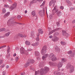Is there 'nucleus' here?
<instances>
[{
  "mask_svg": "<svg viewBox=\"0 0 75 75\" xmlns=\"http://www.w3.org/2000/svg\"><path fill=\"white\" fill-rule=\"evenodd\" d=\"M57 31V29H55L54 30H52L51 32L52 33H54V32H55V31Z\"/></svg>",
  "mask_w": 75,
  "mask_h": 75,
  "instance_id": "36",
  "label": "nucleus"
},
{
  "mask_svg": "<svg viewBox=\"0 0 75 75\" xmlns=\"http://www.w3.org/2000/svg\"><path fill=\"white\" fill-rule=\"evenodd\" d=\"M57 16H58V17H60L61 16V12L60 11H58V12L57 13Z\"/></svg>",
  "mask_w": 75,
  "mask_h": 75,
  "instance_id": "20",
  "label": "nucleus"
},
{
  "mask_svg": "<svg viewBox=\"0 0 75 75\" xmlns=\"http://www.w3.org/2000/svg\"><path fill=\"white\" fill-rule=\"evenodd\" d=\"M32 50H33L31 49H29L27 50V51H32Z\"/></svg>",
  "mask_w": 75,
  "mask_h": 75,
  "instance_id": "47",
  "label": "nucleus"
},
{
  "mask_svg": "<svg viewBox=\"0 0 75 75\" xmlns=\"http://www.w3.org/2000/svg\"><path fill=\"white\" fill-rule=\"evenodd\" d=\"M62 62H64V59H62Z\"/></svg>",
  "mask_w": 75,
  "mask_h": 75,
  "instance_id": "56",
  "label": "nucleus"
},
{
  "mask_svg": "<svg viewBox=\"0 0 75 75\" xmlns=\"http://www.w3.org/2000/svg\"><path fill=\"white\" fill-rule=\"evenodd\" d=\"M51 34H52V32L51 31L49 33V35H51Z\"/></svg>",
  "mask_w": 75,
  "mask_h": 75,
  "instance_id": "51",
  "label": "nucleus"
},
{
  "mask_svg": "<svg viewBox=\"0 0 75 75\" xmlns=\"http://www.w3.org/2000/svg\"><path fill=\"white\" fill-rule=\"evenodd\" d=\"M66 2L67 3V4H71V1H70L69 0H66Z\"/></svg>",
  "mask_w": 75,
  "mask_h": 75,
  "instance_id": "29",
  "label": "nucleus"
},
{
  "mask_svg": "<svg viewBox=\"0 0 75 75\" xmlns=\"http://www.w3.org/2000/svg\"><path fill=\"white\" fill-rule=\"evenodd\" d=\"M27 37V35H23V38H25Z\"/></svg>",
  "mask_w": 75,
  "mask_h": 75,
  "instance_id": "63",
  "label": "nucleus"
},
{
  "mask_svg": "<svg viewBox=\"0 0 75 75\" xmlns=\"http://www.w3.org/2000/svg\"><path fill=\"white\" fill-rule=\"evenodd\" d=\"M20 53L22 54H25L26 55H28V52L27 51L25 50L24 48L23 47H21L20 50Z\"/></svg>",
  "mask_w": 75,
  "mask_h": 75,
  "instance_id": "5",
  "label": "nucleus"
},
{
  "mask_svg": "<svg viewBox=\"0 0 75 75\" xmlns=\"http://www.w3.org/2000/svg\"><path fill=\"white\" fill-rule=\"evenodd\" d=\"M39 14H40V15L41 17L44 16V14H45V11L44 9H43V11H40L39 12Z\"/></svg>",
  "mask_w": 75,
  "mask_h": 75,
  "instance_id": "10",
  "label": "nucleus"
},
{
  "mask_svg": "<svg viewBox=\"0 0 75 75\" xmlns=\"http://www.w3.org/2000/svg\"><path fill=\"white\" fill-rule=\"evenodd\" d=\"M47 46H45L43 47V48L41 51V53L42 55H44L42 56V59L43 60H44V61L46 60V58L47 57L48 55V54H44L46 52V50H47Z\"/></svg>",
  "mask_w": 75,
  "mask_h": 75,
  "instance_id": "1",
  "label": "nucleus"
},
{
  "mask_svg": "<svg viewBox=\"0 0 75 75\" xmlns=\"http://www.w3.org/2000/svg\"><path fill=\"white\" fill-rule=\"evenodd\" d=\"M36 40L37 41H39L40 40V38H39V37H37L36 38Z\"/></svg>",
  "mask_w": 75,
  "mask_h": 75,
  "instance_id": "35",
  "label": "nucleus"
},
{
  "mask_svg": "<svg viewBox=\"0 0 75 75\" xmlns=\"http://www.w3.org/2000/svg\"><path fill=\"white\" fill-rule=\"evenodd\" d=\"M44 4L43 3L40 6V7H41V6H44Z\"/></svg>",
  "mask_w": 75,
  "mask_h": 75,
  "instance_id": "59",
  "label": "nucleus"
},
{
  "mask_svg": "<svg viewBox=\"0 0 75 75\" xmlns=\"http://www.w3.org/2000/svg\"><path fill=\"white\" fill-rule=\"evenodd\" d=\"M55 49L56 52H60V49H59L58 46H56V47L55 48Z\"/></svg>",
  "mask_w": 75,
  "mask_h": 75,
  "instance_id": "15",
  "label": "nucleus"
},
{
  "mask_svg": "<svg viewBox=\"0 0 75 75\" xmlns=\"http://www.w3.org/2000/svg\"><path fill=\"white\" fill-rule=\"evenodd\" d=\"M3 64V60H0V65L1 64Z\"/></svg>",
  "mask_w": 75,
  "mask_h": 75,
  "instance_id": "42",
  "label": "nucleus"
},
{
  "mask_svg": "<svg viewBox=\"0 0 75 75\" xmlns=\"http://www.w3.org/2000/svg\"><path fill=\"white\" fill-rule=\"evenodd\" d=\"M54 75H61V73L59 71H55L54 72Z\"/></svg>",
  "mask_w": 75,
  "mask_h": 75,
  "instance_id": "17",
  "label": "nucleus"
},
{
  "mask_svg": "<svg viewBox=\"0 0 75 75\" xmlns=\"http://www.w3.org/2000/svg\"><path fill=\"white\" fill-rule=\"evenodd\" d=\"M17 7V4L16 3H14L12 6H11L10 8L11 9V10H13L14 9L16 8Z\"/></svg>",
  "mask_w": 75,
  "mask_h": 75,
  "instance_id": "7",
  "label": "nucleus"
},
{
  "mask_svg": "<svg viewBox=\"0 0 75 75\" xmlns=\"http://www.w3.org/2000/svg\"><path fill=\"white\" fill-rule=\"evenodd\" d=\"M6 31V29L5 28H2L0 29V32L1 31Z\"/></svg>",
  "mask_w": 75,
  "mask_h": 75,
  "instance_id": "30",
  "label": "nucleus"
},
{
  "mask_svg": "<svg viewBox=\"0 0 75 75\" xmlns=\"http://www.w3.org/2000/svg\"><path fill=\"white\" fill-rule=\"evenodd\" d=\"M56 24H57V25L58 27L59 26V22L56 23Z\"/></svg>",
  "mask_w": 75,
  "mask_h": 75,
  "instance_id": "44",
  "label": "nucleus"
},
{
  "mask_svg": "<svg viewBox=\"0 0 75 75\" xmlns=\"http://www.w3.org/2000/svg\"><path fill=\"white\" fill-rule=\"evenodd\" d=\"M74 8H70V10L71 11V10H74Z\"/></svg>",
  "mask_w": 75,
  "mask_h": 75,
  "instance_id": "54",
  "label": "nucleus"
},
{
  "mask_svg": "<svg viewBox=\"0 0 75 75\" xmlns=\"http://www.w3.org/2000/svg\"><path fill=\"white\" fill-rule=\"evenodd\" d=\"M25 44L27 45H30V42L28 41H26L25 42Z\"/></svg>",
  "mask_w": 75,
  "mask_h": 75,
  "instance_id": "23",
  "label": "nucleus"
},
{
  "mask_svg": "<svg viewBox=\"0 0 75 75\" xmlns=\"http://www.w3.org/2000/svg\"><path fill=\"white\" fill-rule=\"evenodd\" d=\"M67 53L68 54H70V56L71 57H74L75 56V51H72L70 50Z\"/></svg>",
  "mask_w": 75,
  "mask_h": 75,
  "instance_id": "6",
  "label": "nucleus"
},
{
  "mask_svg": "<svg viewBox=\"0 0 75 75\" xmlns=\"http://www.w3.org/2000/svg\"><path fill=\"white\" fill-rule=\"evenodd\" d=\"M39 66L40 68H41L44 67V66H43V63H40L39 64Z\"/></svg>",
  "mask_w": 75,
  "mask_h": 75,
  "instance_id": "21",
  "label": "nucleus"
},
{
  "mask_svg": "<svg viewBox=\"0 0 75 75\" xmlns=\"http://www.w3.org/2000/svg\"><path fill=\"white\" fill-rule=\"evenodd\" d=\"M10 12H8L6 13H5L4 14V18H7V17H8V16L10 15Z\"/></svg>",
  "mask_w": 75,
  "mask_h": 75,
  "instance_id": "16",
  "label": "nucleus"
},
{
  "mask_svg": "<svg viewBox=\"0 0 75 75\" xmlns=\"http://www.w3.org/2000/svg\"><path fill=\"white\" fill-rule=\"evenodd\" d=\"M75 23V20L72 21V23L73 24H74V23Z\"/></svg>",
  "mask_w": 75,
  "mask_h": 75,
  "instance_id": "53",
  "label": "nucleus"
},
{
  "mask_svg": "<svg viewBox=\"0 0 75 75\" xmlns=\"http://www.w3.org/2000/svg\"><path fill=\"white\" fill-rule=\"evenodd\" d=\"M4 7H6V8H8V7H9V6L8 5H5Z\"/></svg>",
  "mask_w": 75,
  "mask_h": 75,
  "instance_id": "39",
  "label": "nucleus"
},
{
  "mask_svg": "<svg viewBox=\"0 0 75 75\" xmlns=\"http://www.w3.org/2000/svg\"><path fill=\"white\" fill-rule=\"evenodd\" d=\"M58 40H59V38L56 37L52 38V41H54V42H56V41H57Z\"/></svg>",
  "mask_w": 75,
  "mask_h": 75,
  "instance_id": "14",
  "label": "nucleus"
},
{
  "mask_svg": "<svg viewBox=\"0 0 75 75\" xmlns=\"http://www.w3.org/2000/svg\"><path fill=\"white\" fill-rule=\"evenodd\" d=\"M18 57H16V59H15V60L17 62V61H18Z\"/></svg>",
  "mask_w": 75,
  "mask_h": 75,
  "instance_id": "41",
  "label": "nucleus"
},
{
  "mask_svg": "<svg viewBox=\"0 0 75 75\" xmlns=\"http://www.w3.org/2000/svg\"><path fill=\"white\" fill-rule=\"evenodd\" d=\"M35 45H38V42H35Z\"/></svg>",
  "mask_w": 75,
  "mask_h": 75,
  "instance_id": "46",
  "label": "nucleus"
},
{
  "mask_svg": "<svg viewBox=\"0 0 75 75\" xmlns=\"http://www.w3.org/2000/svg\"><path fill=\"white\" fill-rule=\"evenodd\" d=\"M38 1L39 2H41V1H42V0H38Z\"/></svg>",
  "mask_w": 75,
  "mask_h": 75,
  "instance_id": "61",
  "label": "nucleus"
},
{
  "mask_svg": "<svg viewBox=\"0 0 75 75\" xmlns=\"http://www.w3.org/2000/svg\"><path fill=\"white\" fill-rule=\"evenodd\" d=\"M49 37L50 38H52V36L50 35L49 36Z\"/></svg>",
  "mask_w": 75,
  "mask_h": 75,
  "instance_id": "55",
  "label": "nucleus"
},
{
  "mask_svg": "<svg viewBox=\"0 0 75 75\" xmlns=\"http://www.w3.org/2000/svg\"><path fill=\"white\" fill-rule=\"evenodd\" d=\"M61 43L62 45H66V42H63L62 41L61 42Z\"/></svg>",
  "mask_w": 75,
  "mask_h": 75,
  "instance_id": "31",
  "label": "nucleus"
},
{
  "mask_svg": "<svg viewBox=\"0 0 75 75\" xmlns=\"http://www.w3.org/2000/svg\"><path fill=\"white\" fill-rule=\"evenodd\" d=\"M18 36H19V37H21L22 38H23V35L22 34H18Z\"/></svg>",
  "mask_w": 75,
  "mask_h": 75,
  "instance_id": "33",
  "label": "nucleus"
},
{
  "mask_svg": "<svg viewBox=\"0 0 75 75\" xmlns=\"http://www.w3.org/2000/svg\"><path fill=\"white\" fill-rule=\"evenodd\" d=\"M10 33H11V32H8L7 33H6L5 34V36H6V37H8V35H10Z\"/></svg>",
  "mask_w": 75,
  "mask_h": 75,
  "instance_id": "27",
  "label": "nucleus"
},
{
  "mask_svg": "<svg viewBox=\"0 0 75 75\" xmlns=\"http://www.w3.org/2000/svg\"><path fill=\"white\" fill-rule=\"evenodd\" d=\"M3 74L6 75V72H5V71H3Z\"/></svg>",
  "mask_w": 75,
  "mask_h": 75,
  "instance_id": "50",
  "label": "nucleus"
},
{
  "mask_svg": "<svg viewBox=\"0 0 75 75\" xmlns=\"http://www.w3.org/2000/svg\"><path fill=\"white\" fill-rule=\"evenodd\" d=\"M45 1H43V3L44 4H45Z\"/></svg>",
  "mask_w": 75,
  "mask_h": 75,
  "instance_id": "64",
  "label": "nucleus"
},
{
  "mask_svg": "<svg viewBox=\"0 0 75 75\" xmlns=\"http://www.w3.org/2000/svg\"><path fill=\"white\" fill-rule=\"evenodd\" d=\"M35 2V1L33 0V1H32V2H31V3H34Z\"/></svg>",
  "mask_w": 75,
  "mask_h": 75,
  "instance_id": "48",
  "label": "nucleus"
},
{
  "mask_svg": "<svg viewBox=\"0 0 75 75\" xmlns=\"http://www.w3.org/2000/svg\"><path fill=\"white\" fill-rule=\"evenodd\" d=\"M30 63H29L28 60L27 62L24 65V67L25 68H27V67H28V66H29V65H30Z\"/></svg>",
  "mask_w": 75,
  "mask_h": 75,
  "instance_id": "18",
  "label": "nucleus"
},
{
  "mask_svg": "<svg viewBox=\"0 0 75 75\" xmlns=\"http://www.w3.org/2000/svg\"><path fill=\"white\" fill-rule=\"evenodd\" d=\"M54 57V54L53 53H51L49 56L50 58H52V57Z\"/></svg>",
  "mask_w": 75,
  "mask_h": 75,
  "instance_id": "26",
  "label": "nucleus"
},
{
  "mask_svg": "<svg viewBox=\"0 0 75 75\" xmlns=\"http://www.w3.org/2000/svg\"><path fill=\"white\" fill-rule=\"evenodd\" d=\"M40 73V72H39V71H36L35 72V75H37V74H39Z\"/></svg>",
  "mask_w": 75,
  "mask_h": 75,
  "instance_id": "34",
  "label": "nucleus"
},
{
  "mask_svg": "<svg viewBox=\"0 0 75 75\" xmlns=\"http://www.w3.org/2000/svg\"><path fill=\"white\" fill-rule=\"evenodd\" d=\"M27 13V11L25 10V14H26V13Z\"/></svg>",
  "mask_w": 75,
  "mask_h": 75,
  "instance_id": "62",
  "label": "nucleus"
},
{
  "mask_svg": "<svg viewBox=\"0 0 75 75\" xmlns=\"http://www.w3.org/2000/svg\"><path fill=\"white\" fill-rule=\"evenodd\" d=\"M28 61L29 63V64H33V63H34L35 62L34 60L30 59H29Z\"/></svg>",
  "mask_w": 75,
  "mask_h": 75,
  "instance_id": "13",
  "label": "nucleus"
},
{
  "mask_svg": "<svg viewBox=\"0 0 75 75\" xmlns=\"http://www.w3.org/2000/svg\"><path fill=\"white\" fill-rule=\"evenodd\" d=\"M68 69H69V72L70 73H72L74 71V67L73 66L71 65V64H68L67 66Z\"/></svg>",
  "mask_w": 75,
  "mask_h": 75,
  "instance_id": "4",
  "label": "nucleus"
},
{
  "mask_svg": "<svg viewBox=\"0 0 75 75\" xmlns=\"http://www.w3.org/2000/svg\"><path fill=\"white\" fill-rule=\"evenodd\" d=\"M16 17H13L10 18V19H9V20L8 21L7 23V24H8L9 23V24H14V23H16L17 22H15V21H13L12 20H13L14 19H16Z\"/></svg>",
  "mask_w": 75,
  "mask_h": 75,
  "instance_id": "3",
  "label": "nucleus"
},
{
  "mask_svg": "<svg viewBox=\"0 0 75 75\" xmlns=\"http://www.w3.org/2000/svg\"><path fill=\"white\" fill-rule=\"evenodd\" d=\"M8 52H9V51H10V47H9V46H8Z\"/></svg>",
  "mask_w": 75,
  "mask_h": 75,
  "instance_id": "40",
  "label": "nucleus"
},
{
  "mask_svg": "<svg viewBox=\"0 0 75 75\" xmlns=\"http://www.w3.org/2000/svg\"><path fill=\"white\" fill-rule=\"evenodd\" d=\"M4 66H5V64H3L0 66L1 68H4Z\"/></svg>",
  "mask_w": 75,
  "mask_h": 75,
  "instance_id": "38",
  "label": "nucleus"
},
{
  "mask_svg": "<svg viewBox=\"0 0 75 75\" xmlns=\"http://www.w3.org/2000/svg\"><path fill=\"white\" fill-rule=\"evenodd\" d=\"M32 45L33 46H35V43L33 44H32Z\"/></svg>",
  "mask_w": 75,
  "mask_h": 75,
  "instance_id": "57",
  "label": "nucleus"
},
{
  "mask_svg": "<svg viewBox=\"0 0 75 75\" xmlns=\"http://www.w3.org/2000/svg\"><path fill=\"white\" fill-rule=\"evenodd\" d=\"M62 62H59L58 64V70L60 71V69H59V68H61V67H62Z\"/></svg>",
  "mask_w": 75,
  "mask_h": 75,
  "instance_id": "11",
  "label": "nucleus"
},
{
  "mask_svg": "<svg viewBox=\"0 0 75 75\" xmlns=\"http://www.w3.org/2000/svg\"><path fill=\"white\" fill-rule=\"evenodd\" d=\"M2 48H4L5 47H6V45H4L2 46Z\"/></svg>",
  "mask_w": 75,
  "mask_h": 75,
  "instance_id": "58",
  "label": "nucleus"
},
{
  "mask_svg": "<svg viewBox=\"0 0 75 75\" xmlns=\"http://www.w3.org/2000/svg\"><path fill=\"white\" fill-rule=\"evenodd\" d=\"M50 19H52V15H50Z\"/></svg>",
  "mask_w": 75,
  "mask_h": 75,
  "instance_id": "43",
  "label": "nucleus"
},
{
  "mask_svg": "<svg viewBox=\"0 0 75 75\" xmlns=\"http://www.w3.org/2000/svg\"><path fill=\"white\" fill-rule=\"evenodd\" d=\"M57 60V58L56 57H54L52 59V61H56Z\"/></svg>",
  "mask_w": 75,
  "mask_h": 75,
  "instance_id": "25",
  "label": "nucleus"
},
{
  "mask_svg": "<svg viewBox=\"0 0 75 75\" xmlns=\"http://www.w3.org/2000/svg\"><path fill=\"white\" fill-rule=\"evenodd\" d=\"M9 68V66L8 65H7L6 67V68H7V69L8 68Z\"/></svg>",
  "mask_w": 75,
  "mask_h": 75,
  "instance_id": "52",
  "label": "nucleus"
},
{
  "mask_svg": "<svg viewBox=\"0 0 75 75\" xmlns=\"http://www.w3.org/2000/svg\"><path fill=\"white\" fill-rule=\"evenodd\" d=\"M13 56L14 57H16V53H14V54H13Z\"/></svg>",
  "mask_w": 75,
  "mask_h": 75,
  "instance_id": "60",
  "label": "nucleus"
},
{
  "mask_svg": "<svg viewBox=\"0 0 75 75\" xmlns=\"http://www.w3.org/2000/svg\"><path fill=\"white\" fill-rule=\"evenodd\" d=\"M57 6H55L52 10V13L53 14H55L56 13H57L58 11V9L57 8Z\"/></svg>",
  "mask_w": 75,
  "mask_h": 75,
  "instance_id": "8",
  "label": "nucleus"
},
{
  "mask_svg": "<svg viewBox=\"0 0 75 75\" xmlns=\"http://www.w3.org/2000/svg\"><path fill=\"white\" fill-rule=\"evenodd\" d=\"M35 54L36 56H38L40 55L39 52L38 51H35Z\"/></svg>",
  "mask_w": 75,
  "mask_h": 75,
  "instance_id": "22",
  "label": "nucleus"
},
{
  "mask_svg": "<svg viewBox=\"0 0 75 75\" xmlns=\"http://www.w3.org/2000/svg\"><path fill=\"white\" fill-rule=\"evenodd\" d=\"M54 3H56V1L55 0H52L49 2V6H51Z\"/></svg>",
  "mask_w": 75,
  "mask_h": 75,
  "instance_id": "12",
  "label": "nucleus"
},
{
  "mask_svg": "<svg viewBox=\"0 0 75 75\" xmlns=\"http://www.w3.org/2000/svg\"><path fill=\"white\" fill-rule=\"evenodd\" d=\"M32 15H33V17H34L35 16V11H33L32 12Z\"/></svg>",
  "mask_w": 75,
  "mask_h": 75,
  "instance_id": "24",
  "label": "nucleus"
},
{
  "mask_svg": "<svg viewBox=\"0 0 75 75\" xmlns=\"http://www.w3.org/2000/svg\"><path fill=\"white\" fill-rule=\"evenodd\" d=\"M38 31L40 34H43V31H42V29H38Z\"/></svg>",
  "mask_w": 75,
  "mask_h": 75,
  "instance_id": "19",
  "label": "nucleus"
},
{
  "mask_svg": "<svg viewBox=\"0 0 75 75\" xmlns=\"http://www.w3.org/2000/svg\"><path fill=\"white\" fill-rule=\"evenodd\" d=\"M60 9H62V10H63V9H64V7L62 6H61L60 7Z\"/></svg>",
  "mask_w": 75,
  "mask_h": 75,
  "instance_id": "45",
  "label": "nucleus"
},
{
  "mask_svg": "<svg viewBox=\"0 0 75 75\" xmlns=\"http://www.w3.org/2000/svg\"><path fill=\"white\" fill-rule=\"evenodd\" d=\"M62 35L63 36H65L66 37H68L69 35L67 33H66L65 30H62Z\"/></svg>",
  "mask_w": 75,
  "mask_h": 75,
  "instance_id": "9",
  "label": "nucleus"
},
{
  "mask_svg": "<svg viewBox=\"0 0 75 75\" xmlns=\"http://www.w3.org/2000/svg\"><path fill=\"white\" fill-rule=\"evenodd\" d=\"M2 11L3 13L4 14V13H5L6 12V9H5V8H3L2 9Z\"/></svg>",
  "mask_w": 75,
  "mask_h": 75,
  "instance_id": "28",
  "label": "nucleus"
},
{
  "mask_svg": "<svg viewBox=\"0 0 75 75\" xmlns=\"http://www.w3.org/2000/svg\"><path fill=\"white\" fill-rule=\"evenodd\" d=\"M50 69L47 67H45L44 68H42L40 69V75H44V74H45L49 71Z\"/></svg>",
  "mask_w": 75,
  "mask_h": 75,
  "instance_id": "2",
  "label": "nucleus"
},
{
  "mask_svg": "<svg viewBox=\"0 0 75 75\" xmlns=\"http://www.w3.org/2000/svg\"><path fill=\"white\" fill-rule=\"evenodd\" d=\"M17 18L19 20V19H20V18H21V16H20V15H18L17 16Z\"/></svg>",
  "mask_w": 75,
  "mask_h": 75,
  "instance_id": "37",
  "label": "nucleus"
},
{
  "mask_svg": "<svg viewBox=\"0 0 75 75\" xmlns=\"http://www.w3.org/2000/svg\"><path fill=\"white\" fill-rule=\"evenodd\" d=\"M16 24H19L20 25H21V24H22V23H17V22L16 23Z\"/></svg>",
  "mask_w": 75,
  "mask_h": 75,
  "instance_id": "49",
  "label": "nucleus"
},
{
  "mask_svg": "<svg viewBox=\"0 0 75 75\" xmlns=\"http://www.w3.org/2000/svg\"><path fill=\"white\" fill-rule=\"evenodd\" d=\"M59 34V32H57L54 33V34L55 35H58Z\"/></svg>",
  "mask_w": 75,
  "mask_h": 75,
  "instance_id": "32",
  "label": "nucleus"
}]
</instances>
